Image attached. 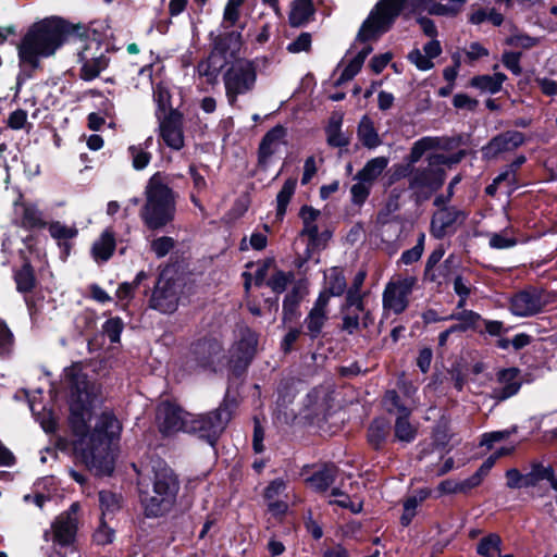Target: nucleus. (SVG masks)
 <instances>
[{
  "label": "nucleus",
  "mask_w": 557,
  "mask_h": 557,
  "mask_svg": "<svg viewBox=\"0 0 557 557\" xmlns=\"http://www.w3.org/2000/svg\"><path fill=\"white\" fill-rule=\"evenodd\" d=\"M64 376L70 389V420L75 433L84 435L76 445V450L90 472L96 475H110L114 469L112 442L121 433V423L112 412H103L94 431L85 435L96 397L95 386L78 366L65 369Z\"/></svg>",
  "instance_id": "1"
},
{
  "label": "nucleus",
  "mask_w": 557,
  "mask_h": 557,
  "mask_svg": "<svg viewBox=\"0 0 557 557\" xmlns=\"http://www.w3.org/2000/svg\"><path fill=\"white\" fill-rule=\"evenodd\" d=\"M70 26L58 17L33 24L18 45L21 64L35 70L40 58H49L64 44Z\"/></svg>",
  "instance_id": "2"
},
{
  "label": "nucleus",
  "mask_w": 557,
  "mask_h": 557,
  "mask_svg": "<svg viewBox=\"0 0 557 557\" xmlns=\"http://www.w3.org/2000/svg\"><path fill=\"white\" fill-rule=\"evenodd\" d=\"M146 201L139 212L145 226L159 231L170 224L176 212V194L159 173L150 177L145 188Z\"/></svg>",
  "instance_id": "3"
},
{
  "label": "nucleus",
  "mask_w": 557,
  "mask_h": 557,
  "mask_svg": "<svg viewBox=\"0 0 557 557\" xmlns=\"http://www.w3.org/2000/svg\"><path fill=\"white\" fill-rule=\"evenodd\" d=\"M211 50L209 55L201 60L196 67L199 77H203L209 85L218 83L221 71L232 59H236L244 44L240 32H210Z\"/></svg>",
  "instance_id": "4"
},
{
  "label": "nucleus",
  "mask_w": 557,
  "mask_h": 557,
  "mask_svg": "<svg viewBox=\"0 0 557 557\" xmlns=\"http://www.w3.org/2000/svg\"><path fill=\"white\" fill-rule=\"evenodd\" d=\"M180 490L174 471L163 463L153 467L152 490L141 493V504L147 517H160L173 507Z\"/></svg>",
  "instance_id": "5"
},
{
  "label": "nucleus",
  "mask_w": 557,
  "mask_h": 557,
  "mask_svg": "<svg viewBox=\"0 0 557 557\" xmlns=\"http://www.w3.org/2000/svg\"><path fill=\"white\" fill-rule=\"evenodd\" d=\"M77 61L81 64L79 77L90 82L104 71L109 63V53L112 50L109 41H102L97 37H88L85 41L78 40Z\"/></svg>",
  "instance_id": "6"
},
{
  "label": "nucleus",
  "mask_w": 557,
  "mask_h": 557,
  "mask_svg": "<svg viewBox=\"0 0 557 557\" xmlns=\"http://www.w3.org/2000/svg\"><path fill=\"white\" fill-rule=\"evenodd\" d=\"M225 96L230 106L237 103L238 97L246 96L256 87L257 65L248 59L235 60L223 73Z\"/></svg>",
  "instance_id": "7"
},
{
  "label": "nucleus",
  "mask_w": 557,
  "mask_h": 557,
  "mask_svg": "<svg viewBox=\"0 0 557 557\" xmlns=\"http://www.w3.org/2000/svg\"><path fill=\"white\" fill-rule=\"evenodd\" d=\"M232 407L227 398L214 410L203 414H193L188 420L186 433L206 440L211 446L215 444L232 418Z\"/></svg>",
  "instance_id": "8"
},
{
  "label": "nucleus",
  "mask_w": 557,
  "mask_h": 557,
  "mask_svg": "<svg viewBox=\"0 0 557 557\" xmlns=\"http://www.w3.org/2000/svg\"><path fill=\"white\" fill-rule=\"evenodd\" d=\"M406 0H380L363 22L357 41L377 38L386 33L404 9Z\"/></svg>",
  "instance_id": "9"
},
{
  "label": "nucleus",
  "mask_w": 557,
  "mask_h": 557,
  "mask_svg": "<svg viewBox=\"0 0 557 557\" xmlns=\"http://www.w3.org/2000/svg\"><path fill=\"white\" fill-rule=\"evenodd\" d=\"M447 163L444 154H432L426 166L412 168L409 177V189L418 198L426 199L444 184L445 174L441 165Z\"/></svg>",
  "instance_id": "10"
},
{
  "label": "nucleus",
  "mask_w": 557,
  "mask_h": 557,
  "mask_svg": "<svg viewBox=\"0 0 557 557\" xmlns=\"http://www.w3.org/2000/svg\"><path fill=\"white\" fill-rule=\"evenodd\" d=\"M418 278L414 275L396 276L385 286L383 292V308L395 314L403 313L409 306V297L412 294Z\"/></svg>",
  "instance_id": "11"
},
{
  "label": "nucleus",
  "mask_w": 557,
  "mask_h": 557,
  "mask_svg": "<svg viewBox=\"0 0 557 557\" xmlns=\"http://www.w3.org/2000/svg\"><path fill=\"white\" fill-rule=\"evenodd\" d=\"M258 345V335L249 327H240L238 338L230 349V368L240 375L251 362Z\"/></svg>",
  "instance_id": "12"
},
{
  "label": "nucleus",
  "mask_w": 557,
  "mask_h": 557,
  "mask_svg": "<svg viewBox=\"0 0 557 557\" xmlns=\"http://www.w3.org/2000/svg\"><path fill=\"white\" fill-rule=\"evenodd\" d=\"M180 284L161 273L153 289L150 306L162 313H172L178 307Z\"/></svg>",
  "instance_id": "13"
},
{
  "label": "nucleus",
  "mask_w": 557,
  "mask_h": 557,
  "mask_svg": "<svg viewBox=\"0 0 557 557\" xmlns=\"http://www.w3.org/2000/svg\"><path fill=\"white\" fill-rule=\"evenodd\" d=\"M191 413L184 411L180 406L170 401H163L157 409V423L164 435L187 431L188 420Z\"/></svg>",
  "instance_id": "14"
},
{
  "label": "nucleus",
  "mask_w": 557,
  "mask_h": 557,
  "mask_svg": "<svg viewBox=\"0 0 557 557\" xmlns=\"http://www.w3.org/2000/svg\"><path fill=\"white\" fill-rule=\"evenodd\" d=\"M547 300L543 290L529 288L517 293L510 299V311L517 317H530L542 311Z\"/></svg>",
  "instance_id": "15"
},
{
  "label": "nucleus",
  "mask_w": 557,
  "mask_h": 557,
  "mask_svg": "<svg viewBox=\"0 0 557 557\" xmlns=\"http://www.w3.org/2000/svg\"><path fill=\"white\" fill-rule=\"evenodd\" d=\"M222 351V345L215 339L199 341L193 346L189 362H194L195 368L216 371L221 363Z\"/></svg>",
  "instance_id": "16"
},
{
  "label": "nucleus",
  "mask_w": 557,
  "mask_h": 557,
  "mask_svg": "<svg viewBox=\"0 0 557 557\" xmlns=\"http://www.w3.org/2000/svg\"><path fill=\"white\" fill-rule=\"evenodd\" d=\"M77 531V518L71 515H59L50 530L44 533L45 541H52L54 545L71 547Z\"/></svg>",
  "instance_id": "17"
},
{
  "label": "nucleus",
  "mask_w": 557,
  "mask_h": 557,
  "mask_svg": "<svg viewBox=\"0 0 557 557\" xmlns=\"http://www.w3.org/2000/svg\"><path fill=\"white\" fill-rule=\"evenodd\" d=\"M329 319V294L320 293L313 307L304 320L306 334L315 339L322 333L323 326Z\"/></svg>",
  "instance_id": "18"
},
{
  "label": "nucleus",
  "mask_w": 557,
  "mask_h": 557,
  "mask_svg": "<svg viewBox=\"0 0 557 557\" xmlns=\"http://www.w3.org/2000/svg\"><path fill=\"white\" fill-rule=\"evenodd\" d=\"M467 218L465 211L456 207H446L438 210L431 221V233L435 238H443L453 231L456 224H462Z\"/></svg>",
  "instance_id": "19"
},
{
  "label": "nucleus",
  "mask_w": 557,
  "mask_h": 557,
  "mask_svg": "<svg viewBox=\"0 0 557 557\" xmlns=\"http://www.w3.org/2000/svg\"><path fill=\"white\" fill-rule=\"evenodd\" d=\"M525 138L521 132L507 131L494 138H492L486 146L482 148V153L485 159H495L503 152H509L521 145H523Z\"/></svg>",
  "instance_id": "20"
},
{
  "label": "nucleus",
  "mask_w": 557,
  "mask_h": 557,
  "mask_svg": "<svg viewBox=\"0 0 557 557\" xmlns=\"http://www.w3.org/2000/svg\"><path fill=\"white\" fill-rule=\"evenodd\" d=\"M34 238L32 236H27L25 239H22V245L25 247L20 248L18 251L21 253V258L23 260V264L20 270L15 271L14 280L16 283V288L21 293L30 292L36 283V278L34 275L33 268L30 265V261L26 256V251L32 253Z\"/></svg>",
  "instance_id": "21"
},
{
  "label": "nucleus",
  "mask_w": 557,
  "mask_h": 557,
  "mask_svg": "<svg viewBox=\"0 0 557 557\" xmlns=\"http://www.w3.org/2000/svg\"><path fill=\"white\" fill-rule=\"evenodd\" d=\"M521 387L519 371L516 368L504 369L497 374L496 386L492 391L493 398L505 400L516 395Z\"/></svg>",
  "instance_id": "22"
},
{
  "label": "nucleus",
  "mask_w": 557,
  "mask_h": 557,
  "mask_svg": "<svg viewBox=\"0 0 557 557\" xmlns=\"http://www.w3.org/2000/svg\"><path fill=\"white\" fill-rule=\"evenodd\" d=\"M159 129L161 138L169 148L181 150L184 147L182 122L177 115L170 114L164 117L160 122Z\"/></svg>",
  "instance_id": "23"
},
{
  "label": "nucleus",
  "mask_w": 557,
  "mask_h": 557,
  "mask_svg": "<svg viewBox=\"0 0 557 557\" xmlns=\"http://www.w3.org/2000/svg\"><path fill=\"white\" fill-rule=\"evenodd\" d=\"M246 0H227L223 9V15L220 23V28L215 33L220 32H243L246 27V23L240 22L242 7Z\"/></svg>",
  "instance_id": "24"
},
{
  "label": "nucleus",
  "mask_w": 557,
  "mask_h": 557,
  "mask_svg": "<svg viewBox=\"0 0 557 557\" xmlns=\"http://www.w3.org/2000/svg\"><path fill=\"white\" fill-rule=\"evenodd\" d=\"M286 129L276 125L271 128L262 138L259 146V162L265 164L271 156L278 151L285 143Z\"/></svg>",
  "instance_id": "25"
},
{
  "label": "nucleus",
  "mask_w": 557,
  "mask_h": 557,
  "mask_svg": "<svg viewBox=\"0 0 557 557\" xmlns=\"http://www.w3.org/2000/svg\"><path fill=\"white\" fill-rule=\"evenodd\" d=\"M115 250V235L111 227L106 228L91 247V256L96 262H107Z\"/></svg>",
  "instance_id": "26"
},
{
  "label": "nucleus",
  "mask_w": 557,
  "mask_h": 557,
  "mask_svg": "<svg viewBox=\"0 0 557 557\" xmlns=\"http://www.w3.org/2000/svg\"><path fill=\"white\" fill-rule=\"evenodd\" d=\"M409 7L414 13L428 12L440 16H455L459 12L458 7L442 4L435 0H409Z\"/></svg>",
  "instance_id": "27"
},
{
  "label": "nucleus",
  "mask_w": 557,
  "mask_h": 557,
  "mask_svg": "<svg viewBox=\"0 0 557 557\" xmlns=\"http://www.w3.org/2000/svg\"><path fill=\"white\" fill-rule=\"evenodd\" d=\"M15 221L25 228H35L44 225L41 212L30 203L15 205Z\"/></svg>",
  "instance_id": "28"
},
{
  "label": "nucleus",
  "mask_w": 557,
  "mask_h": 557,
  "mask_svg": "<svg viewBox=\"0 0 557 557\" xmlns=\"http://www.w3.org/2000/svg\"><path fill=\"white\" fill-rule=\"evenodd\" d=\"M389 163L388 157H375L367 161L363 168L357 172L355 178H360L363 182L373 186L374 182L381 176Z\"/></svg>",
  "instance_id": "29"
},
{
  "label": "nucleus",
  "mask_w": 557,
  "mask_h": 557,
  "mask_svg": "<svg viewBox=\"0 0 557 557\" xmlns=\"http://www.w3.org/2000/svg\"><path fill=\"white\" fill-rule=\"evenodd\" d=\"M337 468L334 465H324L307 479V483L315 492L324 493L334 483Z\"/></svg>",
  "instance_id": "30"
},
{
  "label": "nucleus",
  "mask_w": 557,
  "mask_h": 557,
  "mask_svg": "<svg viewBox=\"0 0 557 557\" xmlns=\"http://www.w3.org/2000/svg\"><path fill=\"white\" fill-rule=\"evenodd\" d=\"M525 487L537 485L541 481L547 480L550 483L552 488L557 491V478L554 474V470L550 466H544L542 463H533L529 472L524 473Z\"/></svg>",
  "instance_id": "31"
},
{
  "label": "nucleus",
  "mask_w": 557,
  "mask_h": 557,
  "mask_svg": "<svg viewBox=\"0 0 557 557\" xmlns=\"http://www.w3.org/2000/svg\"><path fill=\"white\" fill-rule=\"evenodd\" d=\"M506 79L507 76L499 72L493 75H476L471 78L470 86L483 92L497 94Z\"/></svg>",
  "instance_id": "32"
},
{
  "label": "nucleus",
  "mask_w": 557,
  "mask_h": 557,
  "mask_svg": "<svg viewBox=\"0 0 557 557\" xmlns=\"http://www.w3.org/2000/svg\"><path fill=\"white\" fill-rule=\"evenodd\" d=\"M314 13L311 0H295L289 12V23L294 27H299L308 23Z\"/></svg>",
  "instance_id": "33"
},
{
  "label": "nucleus",
  "mask_w": 557,
  "mask_h": 557,
  "mask_svg": "<svg viewBox=\"0 0 557 557\" xmlns=\"http://www.w3.org/2000/svg\"><path fill=\"white\" fill-rule=\"evenodd\" d=\"M358 138L361 144L369 149H374L382 144L372 120L367 115L359 122Z\"/></svg>",
  "instance_id": "34"
},
{
  "label": "nucleus",
  "mask_w": 557,
  "mask_h": 557,
  "mask_svg": "<svg viewBox=\"0 0 557 557\" xmlns=\"http://www.w3.org/2000/svg\"><path fill=\"white\" fill-rule=\"evenodd\" d=\"M50 235L58 240L59 246L64 252L66 257L69 255L71 245L69 244V239L76 237L77 228L74 226H67L59 221L52 222L49 225Z\"/></svg>",
  "instance_id": "35"
},
{
  "label": "nucleus",
  "mask_w": 557,
  "mask_h": 557,
  "mask_svg": "<svg viewBox=\"0 0 557 557\" xmlns=\"http://www.w3.org/2000/svg\"><path fill=\"white\" fill-rule=\"evenodd\" d=\"M306 294V287L298 284L285 296L283 301L284 320L292 321L297 315L298 306Z\"/></svg>",
  "instance_id": "36"
},
{
  "label": "nucleus",
  "mask_w": 557,
  "mask_h": 557,
  "mask_svg": "<svg viewBox=\"0 0 557 557\" xmlns=\"http://www.w3.org/2000/svg\"><path fill=\"white\" fill-rule=\"evenodd\" d=\"M409 416L399 414L394 426L395 438L405 444L414 441L418 433V429L409 421Z\"/></svg>",
  "instance_id": "37"
},
{
  "label": "nucleus",
  "mask_w": 557,
  "mask_h": 557,
  "mask_svg": "<svg viewBox=\"0 0 557 557\" xmlns=\"http://www.w3.org/2000/svg\"><path fill=\"white\" fill-rule=\"evenodd\" d=\"M297 185L296 178H288L285 181L282 189L276 196V218L282 220L286 213L287 206L295 194Z\"/></svg>",
  "instance_id": "38"
},
{
  "label": "nucleus",
  "mask_w": 557,
  "mask_h": 557,
  "mask_svg": "<svg viewBox=\"0 0 557 557\" xmlns=\"http://www.w3.org/2000/svg\"><path fill=\"white\" fill-rule=\"evenodd\" d=\"M327 280V288L322 293L329 294V299L332 296H341L345 293L347 284L343 271L338 268H332L325 275Z\"/></svg>",
  "instance_id": "39"
},
{
  "label": "nucleus",
  "mask_w": 557,
  "mask_h": 557,
  "mask_svg": "<svg viewBox=\"0 0 557 557\" xmlns=\"http://www.w3.org/2000/svg\"><path fill=\"white\" fill-rule=\"evenodd\" d=\"M152 137H148L143 145L131 146L128 148L133 166L136 170H143L149 164L151 154L147 149L152 145Z\"/></svg>",
  "instance_id": "40"
},
{
  "label": "nucleus",
  "mask_w": 557,
  "mask_h": 557,
  "mask_svg": "<svg viewBox=\"0 0 557 557\" xmlns=\"http://www.w3.org/2000/svg\"><path fill=\"white\" fill-rule=\"evenodd\" d=\"M502 539L496 533L482 537L476 546V552L483 557H495L500 553Z\"/></svg>",
  "instance_id": "41"
},
{
  "label": "nucleus",
  "mask_w": 557,
  "mask_h": 557,
  "mask_svg": "<svg viewBox=\"0 0 557 557\" xmlns=\"http://www.w3.org/2000/svg\"><path fill=\"white\" fill-rule=\"evenodd\" d=\"M388 433V424L384 419H375L368 430V442L379 448L384 443Z\"/></svg>",
  "instance_id": "42"
},
{
  "label": "nucleus",
  "mask_w": 557,
  "mask_h": 557,
  "mask_svg": "<svg viewBox=\"0 0 557 557\" xmlns=\"http://www.w3.org/2000/svg\"><path fill=\"white\" fill-rule=\"evenodd\" d=\"M331 496L334 497V499H330V504H336L342 508H347L354 513H359L362 510V502L352 500L347 493L339 487L332 488Z\"/></svg>",
  "instance_id": "43"
},
{
  "label": "nucleus",
  "mask_w": 557,
  "mask_h": 557,
  "mask_svg": "<svg viewBox=\"0 0 557 557\" xmlns=\"http://www.w3.org/2000/svg\"><path fill=\"white\" fill-rule=\"evenodd\" d=\"M99 504L102 519L114 515L121 507L119 496L109 491H101L99 493Z\"/></svg>",
  "instance_id": "44"
},
{
  "label": "nucleus",
  "mask_w": 557,
  "mask_h": 557,
  "mask_svg": "<svg viewBox=\"0 0 557 557\" xmlns=\"http://www.w3.org/2000/svg\"><path fill=\"white\" fill-rule=\"evenodd\" d=\"M294 280L293 272L275 270L267 281V285L276 294L283 293L287 285Z\"/></svg>",
  "instance_id": "45"
},
{
  "label": "nucleus",
  "mask_w": 557,
  "mask_h": 557,
  "mask_svg": "<svg viewBox=\"0 0 557 557\" xmlns=\"http://www.w3.org/2000/svg\"><path fill=\"white\" fill-rule=\"evenodd\" d=\"M356 183L350 187L351 202L355 206H362L368 199L372 185L363 182L360 178H355Z\"/></svg>",
  "instance_id": "46"
},
{
  "label": "nucleus",
  "mask_w": 557,
  "mask_h": 557,
  "mask_svg": "<svg viewBox=\"0 0 557 557\" xmlns=\"http://www.w3.org/2000/svg\"><path fill=\"white\" fill-rule=\"evenodd\" d=\"M447 319L459 321L465 331L475 330L479 323L482 322V317L472 310H462L459 313L450 314Z\"/></svg>",
  "instance_id": "47"
},
{
  "label": "nucleus",
  "mask_w": 557,
  "mask_h": 557,
  "mask_svg": "<svg viewBox=\"0 0 557 557\" xmlns=\"http://www.w3.org/2000/svg\"><path fill=\"white\" fill-rule=\"evenodd\" d=\"M304 227L300 232L301 236H307L309 239L310 246L313 248L319 247L321 245V240H326L330 237V233L325 232L323 234H319V228L317 223L302 222Z\"/></svg>",
  "instance_id": "48"
},
{
  "label": "nucleus",
  "mask_w": 557,
  "mask_h": 557,
  "mask_svg": "<svg viewBox=\"0 0 557 557\" xmlns=\"http://www.w3.org/2000/svg\"><path fill=\"white\" fill-rule=\"evenodd\" d=\"M174 245L172 237L161 236L151 242L150 248L158 258H163L174 248Z\"/></svg>",
  "instance_id": "49"
},
{
  "label": "nucleus",
  "mask_w": 557,
  "mask_h": 557,
  "mask_svg": "<svg viewBox=\"0 0 557 557\" xmlns=\"http://www.w3.org/2000/svg\"><path fill=\"white\" fill-rule=\"evenodd\" d=\"M384 404L389 412L397 411L399 414H410V410L400 403L396 391H387L384 396Z\"/></svg>",
  "instance_id": "50"
},
{
  "label": "nucleus",
  "mask_w": 557,
  "mask_h": 557,
  "mask_svg": "<svg viewBox=\"0 0 557 557\" xmlns=\"http://www.w3.org/2000/svg\"><path fill=\"white\" fill-rule=\"evenodd\" d=\"M147 276L148 275L145 271H140L137 273V275L133 282L122 283L119 286L117 292H116L117 297L120 299H127V298L132 297L135 288L138 287L140 285V283L147 278Z\"/></svg>",
  "instance_id": "51"
},
{
  "label": "nucleus",
  "mask_w": 557,
  "mask_h": 557,
  "mask_svg": "<svg viewBox=\"0 0 557 557\" xmlns=\"http://www.w3.org/2000/svg\"><path fill=\"white\" fill-rule=\"evenodd\" d=\"M102 330L112 343H117L123 331V321L120 318H111L104 322Z\"/></svg>",
  "instance_id": "52"
},
{
  "label": "nucleus",
  "mask_w": 557,
  "mask_h": 557,
  "mask_svg": "<svg viewBox=\"0 0 557 557\" xmlns=\"http://www.w3.org/2000/svg\"><path fill=\"white\" fill-rule=\"evenodd\" d=\"M339 126L341 122L338 120H331L326 129L327 143L333 147H343L347 144L346 138L341 133Z\"/></svg>",
  "instance_id": "53"
},
{
  "label": "nucleus",
  "mask_w": 557,
  "mask_h": 557,
  "mask_svg": "<svg viewBox=\"0 0 557 557\" xmlns=\"http://www.w3.org/2000/svg\"><path fill=\"white\" fill-rule=\"evenodd\" d=\"M408 59L420 71H429L434 66L433 60L418 48H414L409 52Z\"/></svg>",
  "instance_id": "54"
},
{
  "label": "nucleus",
  "mask_w": 557,
  "mask_h": 557,
  "mask_svg": "<svg viewBox=\"0 0 557 557\" xmlns=\"http://www.w3.org/2000/svg\"><path fill=\"white\" fill-rule=\"evenodd\" d=\"M516 244V238L508 236L507 231L502 233H492L490 235V246L494 249H507L513 247Z\"/></svg>",
  "instance_id": "55"
},
{
  "label": "nucleus",
  "mask_w": 557,
  "mask_h": 557,
  "mask_svg": "<svg viewBox=\"0 0 557 557\" xmlns=\"http://www.w3.org/2000/svg\"><path fill=\"white\" fill-rule=\"evenodd\" d=\"M520 58V52H505L502 57V62L513 75H520L522 72Z\"/></svg>",
  "instance_id": "56"
},
{
  "label": "nucleus",
  "mask_w": 557,
  "mask_h": 557,
  "mask_svg": "<svg viewBox=\"0 0 557 557\" xmlns=\"http://www.w3.org/2000/svg\"><path fill=\"white\" fill-rule=\"evenodd\" d=\"M311 46V35L309 33H301L294 41L289 42L287 50L292 53H299L308 51Z\"/></svg>",
  "instance_id": "57"
},
{
  "label": "nucleus",
  "mask_w": 557,
  "mask_h": 557,
  "mask_svg": "<svg viewBox=\"0 0 557 557\" xmlns=\"http://www.w3.org/2000/svg\"><path fill=\"white\" fill-rule=\"evenodd\" d=\"M13 345V334L7 324L0 320V354L9 355Z\"/></svg>",
  "instance_id": "58"
},
{
  "label": "nucleus",
  "mask_w": 557,
  "mask_h": 557,
  "mask_svg": "<svg viewBox=\"0 0 557 557\" xmlns=\"http://www.w3.org/2000/svg\"><path fill=\"white\" fill-rule=\"evenodd\" d=\"M345 308L347 310H349L350 308H354L355 311L363 312L364 305H363L361 292L348 289L347 295H346Z\"/></svg>",
  "instance_id": "59"
},
{
  "label": "nucleus",
  "mask_w": 557,
  "mask_h": 557,
  "mask_svg": "<svg viewBox=\"0 0 557 557\" xmlns=\"http://www.w3.org/2000/svg\"><path fill=\"white\" fill-rule=\"evenodd\" d=\"M411 170L412 168H410L407 164H394L389 171L387 185L391 186L398 182L399 180L405 178L407 176L409 178Z\"/></svg>",
  "instance_id": "60"
},
{
  "label": "nucleus",
  "mask_w": 557,
  "mask_h": 557,
  "mask_svg": "<svg viewBox=\"0 0 557 557\" xmlns=\"http://www.w3.org/2000/svg\"><path fill=\"white\" fill-rule=\"evenodd\" d=\"M30 409L45 432L51 433L55 431L57 422L50 411L44 410L42 413H36L34 405H30Z\"/></svg>",
  "instance_id": "61"
},
{
  "label": "nucleus",
  "mask_w": 557,
  "mask_h": 557,
  "mask_svg": "<svg viewBox=\"0 0 557 557\" xmlns=\"http://www.w3.org/2000/svg\"><path fill=\"white\" fill-rule=\"evenodd\" d=\"M507 486L509 488H523L525 487L524 473H521L518 469H509L506 472Z\"/></svg>",
  "instance_id": "62"
},
{
  "label": "nucleus",
  "mask_w": 557,
  "mask_h": 557,
  "mask_svg": "<svg viewBox=\"0 0 557 557\" xmlns=\"http://www.w3.org/2000/svg\"><path fill=\"white\" fill-rule=\"evenodd\" d=\"M153 99L157 102L158 107L164 110L170 104V92L165 86L162 84H157L153 87Z\"/></svg>",
  "instance_id": "63"
},
{
  "label": "nucleus",
  "mask_w": 557,
  "mask_h": 557,
  "mask_svg": "<svg viewBox=\"0 0 557 557\" xmlns=\"http://www.w3.org/2000/svg\"><path fill=\"white\" fill-rule=\"evenodd\" d=\"M286 488V484L282 479L272 481L264 492L267 500H275Z\"/></svg>",
  "instance_id": "64"
}]
</instances>
